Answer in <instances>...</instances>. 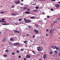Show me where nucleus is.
Returning a JSON list of instances; mask_svg holds the SVG:
<instances>
[{
    "label": "nucleus",
    "instance_id": "nucleus-39",
    "mask_svg": "<svg viewBox=\"0 0 60 60\" xmlns=\"http://www.w3.org/2000/svg\"><path fill=\"white\" fill-rule=\"evenodd\" d=\"M2 20H3V21H4V19H2Z\"/></svg>",
    "mask_w": 60,
    "mask_h": 60
},
{
    "label": "nucleus",
    "instance_id": "nucleus-25",
    "mask_svg": "<svg viewBox=\"0 0 60 60\" xmlns=\"http://www.w3.org/2000/svg\"><path fill=\"white\" fill-rule=\"evenodd\" d=\"M0 13L1 14H4V12H0Z\"/></svg>",
    "mask_w": 60,
    "mask_h": 60
},
{
    "label": "nucleus",
    "instance_id": "nucleus-4",
    "mask_svg": "<svg viewBox=\"0 0 60 60\" xmlns=\"http://www.w3.org/2000/svg\"><path fill=\"white\" fill-rule=\"evenodd\" d=\"M37 50H38V51L40 52L41 50V48L39 46L37 48Z\"/></svg>",
    "mask_w": 60,
    "mask_h": 60
},
{
    "label": "nucleus",
    "instance_id": "nucleus-29",
    "mask_svg": "<svg viewBox=\"0 0 60 60\" xmlns=\"http://www.w3.org/2000/svg\"><path fill=\"white\" fill-rule=\"evenodd\" d=\"M50 53L51 55H52V54H53L52 53V52H51V51L50 52Z\"/></svg>",
    "mask_w": 60,
    "mask_h": 60
},
{
    "label": "nucleus",
    "instance_id": "nucleus-52",
    "mask_svg": "<svg viewBox=\"0 0 60 60\" xmlns=\"http://www.w3.org/2000/svg\"><path fill=\"white\" fill-rule=\"evenodd\" d=\"M46 36H48L49 35H48V34H46Z\"/></svg>",
    "mask_w": 60,
    "mask_h": 60
},
{
    "label": "nucleus",
    "instance_id": "nucleus-40",
    "mask_svg": "<svg viewBox=\"0 0 60 60\" xmlns=\"http://www.w3.org/2000/svg\"><path fill=\"white\" fill-rule=\"evenodd\" d=\"M19 58H21V56H20L19 55Z\"/></svg>",
    "mask_w": 60,
    "mask_h": 60
},
{
    "label": "nucleus",
    "instance_id": "nucleus-61",
    "mask_svg": "<svg viewBox=\"0 0 60 60\" xmlns=\"http://www.w3.org/2000/svg\"><path fill=\"white\" fill-rule=\"evenodd\" d=\"M1 34V32L0 31V34Z\"/></svg>",
    "mask_w": 60,
    "mask_h": 60
},
{
    "label": "nucleus",
    "instance_id": "nucleus-28",
    "mask_svg": "<svg viewBox=\"0 0 60 60\" xmlns=\"http://www.w3.org/2000/svg\"><path fill=\"white\" fill-rule=\"evenodd\" d=\"M27 41H25L24 42V43H25L26 44H27V43H26V42Z\"/></svg>",
    "mask_w": 60,
    "mask_h": 60
},
{
    "label": "nucleus",
    "instance_id": "nucleus-20",
    "mask_svg": "<svg viewBox=\"0 0 60 60\" xmlns=\"http://www.w3.org/2000/svg\"><path fill=\"white\" fill-rule=\"evenodd\" d=\"M27 9V8L26 7H25L24 8L23 10H26V9Z\"/></svg>",
    "mask_w": 60,
    "mask_h": 60
},
{
    "label": "nucleus",
    "instance_id": "nucleus-55",
    "mask_svg": "<svg viewBox=\"0 0 60 60\" xmlns=\"http://www.w3.org/2000/svg\"><path fill=\"white\" fill-rule=\"evenodd\" d=\"M21 2H23V1H24V0H21Z\"/></svg>",
    "mask_w": 60,
    "mask_h": 60
},
{
    "label": "nucleus",
    "instance_id": "nucleus-50",
    "mask_svg": "<svg viewBox=\"0 0 60 60\" xmlns=\"http://www.w3.org/2000/svg\"><path fill=\"white\" fill-rule=\"evenodd\" d=\"M14 7V6L13 5L12 6V8H13Z\"/></svg>",
    "mask_w": 60,
    "mask_h": 60
},
{
    "label": "nucleus",
    "instance_id": "nucleus-60",
    "mask_svg": "<svg viewBox=\"0 0 60 60\" xmlns=\"http://www.w3.org/2000/svg\"><path fill=\"white\" fill-rule=\"evenodd\" d=\"M58 39H60V38H58Z\"/></svg>",
    "mask_w": 60,
    "mask_h": 60
},
{
    "label": "nucleus",
    "instance_id": "nucleus-48",
    "mask_svg": "<svg viewBox=\"0 0 60 60\" xmlns=\"http://www.w3.org/2000/svg\"><path fill=\"white\" fill-rule=\"evenodd\" d=\"M18 23H15V25H18Z\"/></svg>",
    "mask_w": 60,
    "mask_h": 60
},
{
    "label": "nucleus",
    "instance_id": "nucleus-53",
    "mask_svg": "<svg viewBox=\"0 0 60 60\" xmlns=\"http://www.w3.org/2000/svg\"><path fill=\"white\" fill-rule=\"evenodd\" d=\"M52 36V34H51L50 35V36H51V37Z\"/></svg>",
    "mask_w": 60,
    "mask_h": 60
},
{
    "label": "nucleus",
    "instance_id": "nucleus-21",
    "mask_svg": "<svg viewBox=\"0 0 60 60\" xmlns=\"http://www.w3.org/2000/svg\"><path fill=\"white\" fill-rule=\"evenodd\" d=\"M35 18V17H31L30 18V19H34V18Z\"/></svg>",
    "mask_w": 60,
    "mask_h": 60
},
{
    "label": "nucleus",
    "instance_id": "nucleus-45",
    "mask_svg": "<svg viewBox=\"0 0 60 60\" xmlns=\"http://www.w3.org/2000/svg\"><path fill=\"white\" fill-rule=\"evenodd\" d=\"M4 56H5V57H6L7 56V55H5Z\"/></svg>",
    "mask_w": 60,
    "mask_h": 60
},
{
    "label": "nucleus",
    "instance_id": "nucleus-18",
    "mask_svg": "<svg viewBox=\"0 0 60 60\" xmlns=\"http://www.w3.org/2000/svg\"><path fill=\"white\" fill-rule=\"evenodd\" d=\"M3 41L4 42L5 41H6V39L5 38H4V39H3Z\"/></svg>",
    "mask_w": 60,
    "mask_h": 60
},
{
    "label": "nucleus",
    "instance_id": "nucleus-5",
    "mask_svg": "<svg viewBox=\"0 0 60 60\" xmlns=\"http://www.w3.org/2000/svg\"><path fill=\"white\" fill-rule=\"evenodd\" d=\"M34 31L35 32H36V34H37L39 33V31L36 30H34Z\"/></svg>",
    "mask_w": 60,
    "mask_h": 60
},
{
    "label": "nucleus",
    "instance_id": "nucleus-22",
    "mask_svg": "<svg viewBox=\"0 0 60 60\" xmlns=\"http://www.w3.org/2000/svg\"><path fill=\"white\" fill-rule=\"evenodd\" d=\"M10 40L11 41H13V38H11L10 39Z\"/></svg>",
    "mask_w": 60,
    "mask_h": 60
},
{
    "label": "nucleus",
    "instance_id": "nucleus-3",
    "mask_svg": "<svg viewBox=\"0 0 60 60\" xmlns=\"http://www.w3.org/2000/svg\"><path fill=\"white\" fill-rule=\"evenodd\" d=\"M31 21L30 20H26L25 21V22L26 23H30Z\"/></svg>",
    "mask_w": 60,
    "mask_h": 60
},
{
    "label": "nucleus",
    "instance_id": "nucleus-11",
    "mask_svg": "<svg viewBox=\"0 0 60 60\" xmlns=\"http://www.w3.org/2000/svg\"><path fill=\"white\" fill-rule=\"evenodd\" d=\"M0 22H3V23H6V22H5V21H1V20H0Z\"/></svg>",
    "mask_w": 60,
    "mask_h": 60
},
{
    "label": "nucleus",
    "instance_id": "nucleus-41",
    "mask_svg": "<svg viewBox=\"0 0 60 60\" xmlns=\"http://www.w3.org/2000/svg\"><path fill=\"white\" fill-rule=\"evenodd\" d=\"M33 5H36V3L35 4H33Z\"/></svg>",
    "mask_w": 60,
    "mask_h": 60
},
{
    "label": "nucleus",
    "instance_id": "nucleus-14",
    "mask_svg": "<svg viewBox=\"0 0 60 60\" xmlns=\"http://www.w3.org/2000/svg\"><path fill=\"white\" fill-rule=\"evenodd\" d=\"M15 31V33H19V31L18 30H14Z\"/></svg>",
    "mask_w": 60,
    "mask_h": 60
},
{
    "label": "nucleus",
    "instance_id": "nucleus-34",
    "mask_svg": "<svg viewBox=\"0 0 60 60\" xmlns=\"http://www.w3.org/2000/svg\"><path fill=\"white\" fill-rule=\"evenodd\" d=\"M35 8L36 9H38V8L37 7H35Z\"/></svg>",
    "mask_w": 60,
    "mask_h": 60
},
{
    "label": "nucleus",
    "instance_id": "nucleus-10",
    "mask_svg": "<svg viewBox=\"0 0 60 60\" xmlns=\"http://www.w3.org/2000/svg\"><path fill=\"white\" fill-rule=\"evenodd\" d=\"M35 26L37 28H38V26H39V25H38V24H35Z\"/></svg>",
    "mask_w": 60,
    "mask_h": 60
},
{
    "label": "nucleus",
    "instance_id": "nucleus-58",
    "mask_svg": "<svg viewBox=\"0 0 60 60\" xmlns=\"http://www.w3.org/2000/svg\"><path fill=\"white\" fill-rule=\"evenodd\" d=\"M39 60H41V59H39Z\"/></svg>",
    "mask_w": 60,
    "mask_h": 60
},
{
    "label": "nucleus",
    "instance_id": "nucleus-35",
    "mask_svg": "<svg viewBox=\"0 0 60 60\" xmlns=\"http://www.w3.org/2000/svg\"><path fill=\"white\" fill-rule=\"evenodd\" d=\"M24 20H25V21H26V18H24Z\"/></svg>",
    "mask_w": 60,
    "mask_h": 60
},
{
    "label": "nucleus",
    "instance_id": "nucleus-44",
    "mask_svg": "<svg viewBox=\"0 0 60 60\" xmlns=\"http://www.w3.org/2000/svg\"><path fill=\"white\" fill-rule=\"evenodd\" d=\"M24 60H26V58H25L24 59Z\"/></svg>",
    "mask_w": 60,
    "mask_h": 60
},
{
    "label": "nucleus",
    "instance_id": "nucleus-51",
    "mask_svg": "<svg viewBox=\"0 0 60 60\" xmlns=\"http://www.w3.org/2000/svg\"><path fill=\"white\" fill-rule=\"evenodd\" d=\"M51 0L52 1H56L55 0Z\"/></svg>",
    "mask_w": 60,
    "mask_h": 60
},
{
    "label": "nucleus",
    "instance_id": "nucleus-12",
    "mask_svg": "<svg viewBox=\"0 0 60 60\" xmlns=\"http://www.w3.org/2000/svg\"><path fill=\"white\" fill-rule=\"evenodd\" d=\"M57 21L56 20H55L53 22V23H57Z\"/></svg>",
    "mask_w": 60,
    "mask_h": 60
},
{
    "label": "nucleus",
    "instance_id": "nucleus-32",
    "mask_svg": "<svg viewBox=\"0 0 60 60\" xmlns=\"http://www.w3.org/2000/svg\"><path fill=\"white\" fill-rule=\"evenodd\" d=\"M12 55H15V53L14 52H12Z\"/></svg>",
    "mask_w": 60,
    "mask_h": 60
},
{
    "label": "nucleus",
    "instance_id": "nucleus-57",
    "mask_svg": "<svg viewBox=\"0 0 60 60\" xmlns=\"http://www.w3.org/2000/svg\"><path fill=\"white\" fill-rule=\"evenodd\" d=\"M44 19V20H46L47 19H46V18H45Z\"/></svg>",
    "mask_w": 60,
    "mask_h": 60
},
{
    "label": "nucleus",
    "instance_id": "nucleus-15",
    "mask_svg": "<svg viewBox=\"0 0 60 60\" xmlns=\"http://www.w3.org/2000/svg\"><path fill=\"white\" fill-rule=\"evenodd\" d=\"M2 25H9V24H4V23H2Z\"/></svg>",
    "mask_w": 60,
    "mask_h": 60
},
{
    "label": "nucleus",
    "instance_id": "nucleus-54",
    "mask_svg": "<svg viewBox=\"0 0 60 60\" xmlns=\"http://www.w3.org/2000/svg\"><path fill=\"white\" fill-rule=\"evenodd\" d=\"M27 36H29V34H27L26 35Z\"/></svg>",
    "mask_w": 60,
    "mask_h": 60
},
{
    "label": "nucleus",
    "instance_id": "nucleus-56",
    "mask_svg": "<svg viewBox=\"0 0 60 60\" xmlns=\"http://www.w3.org/2000/svg\"><path fill=\"white\" fill-rule=\"evenodd\" d=\"M58 3H59V4H60V2H58Z\"/></svg>",
    "mask_w": 60,
    "mask_h": 60
},
{
    "label": "nucleus",
    "instance_id": "nucleus-6",
    "mask_svg": "<svg viewBox=\"0 0 60 60\" xmlns=\"http://www.w3.org/2000/svg\"><path fill=\"white\" fill-rule=\"evenodd\" d=\"M26 58H30L31 57V56H29V55H27L26 56Z\"/></svg>",
    "mask_w": 60,
    "mask_h": 60
},
{
    "label": "nucleus",
    "instance_id": "nucleus-9",
    "mask_svg": "<svg viewBox=\"0 0 60 60\" xmlns=\"http://www.w3.org/2000/svg\"><path fill=\"white\" fill-rule=\"evenodd\" d=\"M46 55L45 54L43 56V57L44 59H45V58H46Z\"/></svg>",
    "mask_w": 60,
    "mask_h": 60
},
{
    "label": "nucleus",
    "instance_id": "nucleus-26",
    "mask_svg": "<svg viewBox=\"0 0 60 60\" xmlns=\"http://www.w3.org/2000/svg\"><path fill=\"white\" fill-rule=\"evenodd\" d=\"M5 52H9V51L8 50H5Z\"/></svg>",
    "mask_w": 60,
    "mask_h": 60
},
{
    "label": "nucleus",
    "instance_id": "nucleus-27",
    "mask_svg": "<svg viewBox=\"0 0 60 60\" xmlns=\"http://www.w3.org/2000/svg\"><path fill=\"white\" fill-rule=\"evenodd\" d=\"M19 21H21V19H19Z\"/></svg>",
    "mask_w": 60,
    "mask_h": 60
},
{
    "label": "nucleus",
    "instance_id": "nucleus-31",
    "mask_svg": "<svg viewBox=\"0 0 60 60\" xmlns=\"http://www.w3.org/2000/svg\"><path fill=\"white\" fill-rule=\"evenodd\" d=\"M42 14L43 15H44L45 14L44 12H42Z\"/></svg>",
    "mask_w": 60,
    "mask_h": 60
},
{
    "label": "nucleus",
    "instance_id": "nucleus-37",
    "mask_svg": "<svg viewBox=\"0 0 60 60\" xmlns=\"http://www.w3.org/2000/svg\"><path fill=\"white\" fill-rule=\"evenodd\" d=\"M27 11H30V9H27Z\"/></svg>",
    "mask_w": 60,
    "mask_h": 60
},
{
    "label": "nucleus",
    "instance_id": "nucleus-8",
    "mask_svg": "<svg viewBox=\"0 0 60 60\" xmlns=\"http://www.w3.org/2000/svg\"><path fill=\"white\" fill-rule=\"evenodd\" d=\"M59 4H56L55 5V7L56 8H58V7H59Z\"/></svg>",
    "mask_w": 60,
    "mask_h": 60
},
{
    "label": "nucleus",
    "instance_id": "nucleus-47",
    "mask_svg": "<svg viewBox=\"0 0 60 60\" xmlns=\"http://www.w3.org/2000/svg\"><path fill=\"white\" fill-rule=\"evenodd\" d=\"M21 51H23V49H21Z\"/></svg>",
    "mask_w": 60,
    "mask_h": 60
},
{
    "label": "nucleus",
    "instance_id": "nucleus-33",
    "mask_svg": "<svg viewBox=\"0 0 60 60\" xmlns=\"http://www.w3.org/2000/svg\"><path fill=\"white\" fill-rule=\"evenodd\" d=\"M32 52H33V53L34 54H36V53H35V52H34V51H32Z\"/></svg>",
    "mask_w": 60,
    "mask_h": 60
},
{
    "label": "nucleus",
    "instance_id": "nucleus-23",
    "mask_svg": "<svg viewBox=\"0 0 60 60\" xmlns=\"http://www.w3.org/2000/svg\"><path fill=\"white\" fill-rule=\"evenodd\" d=\"M33 11H35V12H36V11H37V10L36 9L35 10H33Z\"/></svg>",
    "mask_w": 60,
    "mask_h": 60
},
{
    "label": "nucleus",
    "instance_id": "nucleus-24",
    "mask_svg": "<svg viewBox=\"0 0 60 60\" xmlns=\"http://www.w3.org/2000/svg\"><path fill=\"white\" fill-rule=\"evenodd\" d=\"M54 53L55 54H57V51H54Z\"/></svg>",
    "mask_w": 60,
    "mask_h": 60
},
{
    "label": "nucleus",
    "instance_id": "nucleus-2",
    "mask_svg": "<svg viewBox=\"0 0 60 60\" xmlns=\"http://www.w3.org/2000/svg\"><path fill=\"white\" fill-rule=\"evenodd\" d=\"M14 45L15 46H19L20 44L18 43H14Z\"/></svg>",
    "mask_w": 60,
    "mask_h": 60
},
{
    "label": "nucleus",
    "instance_id": "nucleus-16",
    "mask_svg": "<svg viewBox=\"0 0 60 60\" xmlns=\"http://www.w3.org/2000/svg\"><path fill=\"white\" fill-rule=\"evenodd\" d=\"M52 49H56V47H55V46H52Z\"/></svg>",
    "mask_w": 60,
    "mask_h": 60
},
{
    "label": "nucleus",
    "instance_id": "nucleus-38",
    "mask_svg": "<svg viewBox=\"0 0 60 60\" xmlns=\"http://www.w3.org/2000/svg\"><path fill=\"white\" fill-rule=\"evenodd\" d=\"M51 11H53V8H51Z\"/></svg>",
    "mask_w": 60,
    "mask_h": 60
},
{
    "label": "nucleus",
    "instance_id": "nucleus-30",
    "mask_svg": "<svg viewBox=\"0 0 60 60\" xmlns=\"http://www.w3.org/2000/svg\"><path fill=\"white\" fill-rule=\"evenodd\" d=\"M28 28H31L32 27H31V26H28Z\"/></svg>",
    "mask_w": 60,
    "mask_h": 60
},
{
    "label": "nucleus",
    "instance_id": "nucleus-46",
    "mask_svg": "<svg viewBox=\"0 0 60 60\" xmlns=\"http://www.w3.org/2000/svg\"><path fill=\"white\" fill-rule=\"evenodd\" d=\"M49 31V29H47V30H46V31L47 32H48V31Z\"/></svg>",
    "mask_w": 60,
    "mask_h": 60
},
{
    "label": "nucleus",
    "instance_id": "nucleus-42",
    "mask_svg": "<svg viewBox=\"0 0 60 60\" xmlns=\"http://www.w3.org/2000/svg\"><path fill=\"white\" fill-rule=\"evenodd\" d=\"M35 37V35H34L33 36V38H34Z\"/></svg>",
    "mask_w": 60,
    "mask_h": 60
},
{
    "label": "nucleus",
    "instance_id": "nucleus-59",
    "mask_svg": "<svg viewBox=\"0 0 60 60\" xmlns=\"http://www.w3.org/2000/svg\"><path fill=\"white\" fill-rule=\"evenodd\" d=\"M58 19H60V18H58Z\"/></svg>",
    "mask_w": 60,
    "mask_h": 60
},
{
    "label": "nucleus",
    "instance_id": "nucleus-36",
    "mask_svg": "<svg viewBox=\"0 0 60 60\" xmlns=\"http://www.w3.org/2000/svg\"><path fill=\"white\" fill-rule=\"evenodd\" d=\"M47 18H49V16H47Z\"/></svg>",
    "mask_w": 60,
    "mask_h": 60
},
{
    "label": "nucleus",
    "instance_id": "nucleus-7",
    "mask_svg": "<svg viewBox=\"0 0 60 60\" xmlns=\"http://www.w3.org/2000/svg\"><path fill=\"white\" fill-rule=\"evenodd\" d=\"M30 12L28 11H26L25 12V14H30Z\"/></svg>",
    "mask_w": 60,
    "mask_h": 60
},
{
    "label": "nucleus",
    "instance_id": "nucleus-49",
    "mask_svg": "<svg viewBox=\"0 0 60 60\" xmlns=\"http://www.w3.org/2000/svg\"><path fill=\"white\" fill-rule=\"evenodd\" d=\"M21 5H23V4L22 3H21Z\"/></svg>",
    "mask_w": 60,
    "mask_h": 60
},
{
    "label": "nucleus",
    "instance_id": "nucleus-19",
    "mask_svg": "<svg viewBox=\"0 0 60 60\" xmlns=\"http://www.w3.org/2000/svg\"><path fill=\"white\" fill-rule=\"evenodd\" d=\"M55 48L56 49H57V50L58 49H59V47L56 46H55Z\"/></svg>",
    "mask_w": 60,
    "mask_h": 60
},
{
    "label": "nucleus",
    "instance_id": "nucleus-1",
    "mask_svg": "<svg viewBox=\"0 0 60 60\" xmlns=\"http://www.w3.org/2000/svg\"><path fill=\"white\" fill-rule=\"evenodd\" d=\"M53 24H52L51 25V27L52 28L49 31L50 33H51L54 30H55V28H53Z\"/></svg>",
    "mask_w": 60,
    "mask_h": 60
},
{
    "label": "nucleus",
    "instance_id": "nucleus-17",
    "mask_svg": "<svg viewBox=\"0 0 60 60\" xmlns=\"http://www.w3.org/2000/svg\"><path fill=\"white\" fill-rule=\"evenodd\" d=\"M11 15H13V16H16V14H15L12 13L11 14Z\"/></svg>",
    "mask_w": 60,
    "mask_h": 60
},
{
    "label": "nucleus",
    "instance_id": "nucleus-43",
    "mask_svg": "<svg viewBox=\"0 0 60 60\" xmlns=\"http://www.w3.org/2000/svg\"><path fill=\"white\" fill-rule=\"evenodd\" d=\"M16 52H17V53H19V51H16Z\"/></svg>",
    "mask_w": 60,
    "mask_h": 60
},
{
    "label": "nucleus",
    "instance_id": "nucleus-13",
    "mask_svg": "<svg viewBox=\"0 0 60 60\" xmlns=\"http://www.w3.org/2000/svg\"><path fill=\"white\" fill-rule=\"evenodd\" d=\"M20 3V1L19 0L17 2H15V4H19V3Z\"/></svg>",
    "mask_w": 60,
    "mask_h": 60
}]
</instances>
